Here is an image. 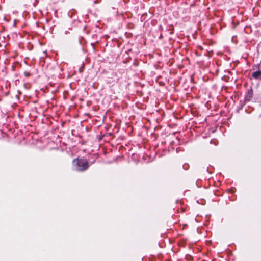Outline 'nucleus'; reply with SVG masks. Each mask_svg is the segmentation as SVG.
Returning <instances> with one entry per match:
<instances>
[{"label":"nucleus","mask_w":261,"mask_h":261,"mask_svg":"<svg viewBox=\"0 0 261 261\" xmlns=\"http://www.w3.org/2000/svg\"><path fill=\"white\" fill-rule=\"evenodd\" d=\"M74 170L77 171H83L88 168V162L83 159H75L73 161Z\"/></svg>","instance_id":"f257e3e1"},{"label":"nucleus","mask_w":261,"mask_h":261,"mask_svg":"<svg viewBox=\"0 0 261 261\" xmlns=\"http://www.w3.org/2000/svg\"><path fill=\"white\" fill-rule=\"evenodd\" d=\"M261 75V71L258 70L252 73V76L255 79H258Z\"/></svg>","instance_id":"f03ea898"}]
</instances>
